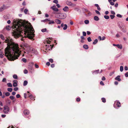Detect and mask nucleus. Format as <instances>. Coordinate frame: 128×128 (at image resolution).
<instances>
[{"label":"nucleus","instance_id":"6e6552de","mask_svg":"<svg viewBox=\"0 0 128 128\" xmlns=\"http://www.w3.org/2000/svg\"><path fill=\"white\" fill-rule=\"evenodd\" d=\"M51 8L55 11H58V10L56 8V6L55 5H54L52 6Z\"/></svg>","mask_w":128,"mask_h":128},{"label":"nucleus","instance_id":"603ef678","mask_svg":"<svg viewBox=\"0 0 128 128\" xmlns=\"http://www.w3.org/2000/svg\"><path fill=\"white\" fill-rule=\"evenodd\" d=\"M100 84L102 85V86L104 85V84L103 82L102 81H101L100 82Z\"/></svg>","mask_w":128,"mask_h":128},{"label":"nucleus","instance_id":"3c124183","mask_svg":"<svg viewBox=\"0 0 128 128\" xmlns=\"http://www.w3.org/2000/svg\"><path fill=\"white\" fill-rule=\"evenodd\" d=\"M111 13L113 15H114L115 14V13L112 10L111 11Z\"/></svg>","mask_w":128,"mask_h":128},{"label":"nucleus","instance_id":"864d4df0","mask_svg":"<svg viewBox=\"0 0 128 128\" xmlns=\"http://www.w3.org/2000/svg\"><path fill=\"white\" fill-rule=\"evenodd\" d=\"M14 110L15 112H16V111L17 109H16V107L14 106Z\"/></svg>","mask_w":128,"mask_h":128},{"label":"nucleus","instance_id":"412c9836","mask_svg":"<svg viewBox=\"0 0 128 128\" xmlns=\"http://www.w3.org/2000/svg\"><path fill=\"white\" fill-rule=\"evenodd\" d=\"M28 84V82L26 80H25L24 82L23 85L24 86H26Z\"/></svg>","mask_w":128,"mask_h":128},{"label":"nucleus","instance_id":"c9c22d12","mask_svg":"<svg viewBox=\"0 0 128 128\" xmlns=\"http://www.w3.org/2000/svg\"><path fill=\"white\" fill-rule=\"evenodd\" d=\"M53 2L56 4H57L58 2V1L57 0H54Z\"/></svg>","mask_w":128,"mask_h":128},{"label":"nucleus","instance_id":"2eb2a0df","mask_svg":"<svg viewBox=\"0 0 128 128\" xmlns=\"http://www.w3.org/2000/svg\"><path fill=\"white\" fill-rule=\"evenodd\" d=\"M83 48L85 49H88V45L86 44H84L83 46Z\"/></svg>","mask_w":128,"mask_h":128},{"label":"nucleus","instance_id":"ddd939ff","mask_svg":"<svg viewBox=\"0 0 128 128\" xmlns=\"http://www.w3.org/2000/svg\"><path fill=\"white\" fill-rule=\"evenodd\" d=\"M68 8L67 6H65L63 9L64 11H67L68 10Z\"/></svg>","mask_w":128,"mask_h":128},{"label":"nucleus","instance_id":"c85d7f7f","mask_svg":"<svg viewBox=\"0 0 128 128\" xmlns=\"http://www.w3.org/2000/svg\"><path fill=\"white\" fill-rule=\"evenodd\" d=\"M87 40L88 41V42H90L92 41V40H91L90 37H88L87 38Z\"/></svg>","mask_w":128,"mask_h":128},{"label":"nucleus","instance_id":"a18cd8bd","mask_svg":"<svg viewBox=\"0 0 128 128\" xmlns=\"http://www.w3.org/2000/svg\"><path fill=\"white\" fill-rule=\"evenodd\" d=\"M24 73L25 74H26L28 73V70H24Z\"/></svg>","mask_w":128,"mask_h":128},{"label":"nucleus","instance_id":"cd10ccee","mask_svg":"<svg viewBox=\"0 0 128 128\" xmlns=\"http://www.w3.org/2000/svg\"><path fill=\"white\" fill-rule=\"evenodd\" d=\"M84 23L86 24H88L89 23V20H86L84 21Z\"/></svg>","mask_w":128,"mask_h":128},{"label":"nucleus","instance_id":"4c0bfd02","mask_svg":"<svg viewBox=\"0 0 128 128\" xmlns=\"http://www.w3.org/2000/svg\"><path fill=\"white\" fill-rule=\"evenodd\" d=\"M28 12V10L27 9H25L24 10V12L26 14H27Z\"/></svg>","mask_w":128,"mask_h":128},{"label":"nucleus","instance_id":"f3484780","mask_svg":"<svg viewBox=\"0 0 128 128\" xmlns=\"http://www.w3.org/2000/svg\"><path fill=\"white\" fill-rule=\"evenodd\" d=\"M94 19L96 21H98L99 20V18L98 16H94Z\"/></svg>","mask_w":128,"mask_h":128},{"label":"nucleus","instance_id":"423d86ee","mask_svg":"<svg viewBox=\"0 0 128 128\" xmlns=\"http://www.w3.org/2000/svg\"><path fill=\"white\" fill-rule=\"evenodd\" d=\"M66 3L67 5L70 6H76V4H75L72 3L70 1H67L66 2Z\"/></svg>","mask_w":128,"mask_h":128},{"label":"nucleus","instance_id":"a19ab883","mask_svg":"<svg viewBox=\"0 0 128 128\" xmlns=\"http://www.w3.org/2000/svg\"><path fill=\"white\" fill-rule=\"evenodd\" d=\"M49 61L51 63H52L53 62V60L52 58H50L49 60Z\"/></svg>","mask_w":128,"mask_h":128},{"label":"nucleus","instance_id":"69168bd1","mask_svg":"<svg viewBox=\"0 0 128 128\" xmlns=\"http://www.w3.org/2000/svg\"><path fill=\"white\" fill-rule=\"evenodd\" d=\"M87 34L89 35L90 34V32L88 31L87 32Z\"/></svg>","mask_w":128,"mask_h":128},{"label":"nucleus","instance_id":"4468645a","mask_svg":"<svg viewBox=\"0 0 128 128\" xmlns=\"http://www.w3.org/2000/svg\"><path fill=\"white\" fill-rule=\"evenodd\" d=\"M99 70H95L92 72V74H97L99 73Z\"/></svg>","mask_w":128,"mask_h":128},{"label":"nucleus","instance_id":"37998d69","mask_svg":"<svg viewBox=\"0 0 128 128\" xmlns=\"http://www.w3.org/2000/svg\"><path fill=\"white\" fill-rule=\"evenodd\" d=\"M122 30L124 32H126V30L124 28H122Z\"/></svg>","mask_w":128,"mask_h":128},{"label":"nucleus","instance_id":"13d9d810","mask_svg":"<svg viewBox=\"0 0 128 128\" xmlns=\"http://www.w3.org/2000/svg\"><path fill=\"white\" fill-rule=\"evenodd\" d=\"M80 38H81V39H82V40H84L85 39V38H84V36H81L80 37Z\"/></svg>","mask_w":128,"mask_h":128},{"label":"nucleus","instance_id":"8fccbe9b","mask_svg":"<svg viewBox=\"0 0 128 128\" xmlns=\"http://www.w3.org/2000/svg\"><path fill=\"white\" fill-rule=\"evenodd\" d=\"M95 11H96V14H97L100 15V12L98 11L97 10H96Z\"/></svg>","mask_w":128,"mask_h":128},{"label":"nucleus","instance_id":"58836bf2","mask_svg":"<svg viewBox=\"0 0 128 128\" xmlns=\"http://www.w3.org/2000/svg\"><path fill=\"white\" fill-rule=\"evenodd\" d=\"M82 34L83 36H85L86 35V32H82Z\"/></svg>","mask_w":128,"mask_h":128},{"label":"nucleus","instance_id":"6e6d98bb","mask_svg":"<svg viewBox=\"0 0 128 128\" xmlns=\"http://www.w3.org/2000/svg\"><path fill=\"white\" fill-rule=\"evenodd\" d=\"M50 63L49 62H47L46 64L48 66H49L50 65Z\"/></svg>","mask_w":128,"mask_h":128},{"label":"nucleus","instance_id":"338daca9","mask_svg":"<svg viewBox=\"0 0 128 128\" xmlns=\"http://www.w3.org/2000/svg\"><path fill=\"white\" fill-rule=\"evenodd\" d=\"M16 94V93L15 92H12V94L13 95H15Z\"/></svg>","mask_w":128,"mask_h":128},{"label":"nucleus","instance_id":"5fc2aeb1","mask_svg":"<svg viewBox=\"0 0 128 128\" xmlns=\"http://www.w3.org/2000/svg\"><path fill=\"white\" fill-rule=\"evenodd\" d=\"M60 17L59 18L61 19H64L66 18V17L65 16H60Z\"/></svg>","mask_w":128,"mask_h":128},{"label":"nucleus","instance_id":"9d476101","mask_svg":"<svg viewBox=\"0 0 128 128\" xmlns=\"http://www.w3.org/2000/svg\"><path fill=\"white\" fill-rule=\"evenodd\" d=\"M18 81L17 80H14L13 84V86L14 87H16L18 86Z\"/></svg>","mask_w":128,"mask_h":128},{"label":"nucleus","instance_id":"bf43d9fd","mask_svg":"<svg viewBox=\"0 0 128 128\" xmlns=\"http://www.w3.org/2000/svg\"><path fill=\"white\" fill-rule=\"evenodd\" d=\"M124 69L126 70H127L128 69V67L127 66H125L124 67Z\"/></svg>","mask_w":128,"mask_h":128},{"label":"nucleus","instance_id":"39448f33","mask_svg":"<svg viewBox=\"0 0 128 128\" xmlns=\"http://www.w3.org/2000/svg\"><path fill=\"white\" fill-rule=\"evenodd\" d=\"M47 21L48 22V23L49 24H54L55 23L54 22V20H50L48 19H46L44 20H42L41 21V22H44Z\"/></svg>","mask_w":128,"mask_h":128},{"label":"nucleus","instance_id":"4be33fe9","mask_svg":"<svg viewBox=\"0 0 128 128\" xmlns=\"http://www.w3.org/2000/svg\"><path fill=\"white\" fill-rule=\"evenodd\" d=\"M68 26L66 24H64V27L63 28V29L64 30H66Z\"/></svg>","mask_w":128,"mask_h":128},{"label":"nucleus","instance_id":"49530a36","mask_svg":"<svg viewBox=\"0 0 128 128\" xmlns=\"http://www.w3.org/2000/svg\"><path fill=\"white\" fill-rule=\"evenodd\" d=\"M35 66L36 68H39L38 65L36 64H35Z\"/></svg>","mask_w":128,"mask_h":128},{"label":"nucleus","instance_id":"7c9ffc66","mask_svg":"<svg viewBox=\"0 0 128 128\" xmlns=\"http://www.w3.org/2000/svg\"><path fill=\"white\" fill-rule=\"evenodd\" d=\"M4 54H2V53H0V57L1 58H2L4 57Z\"/></svg>","mask_w":128,"mask_h":128},{"label":"nucleus","instance_id":"4d7b16f0","mask_svg":"<svg viewBox=\"0 0 128 128\" xmlns=\"http://www.w3.org/2000/svg\"><path fill=\"white\" fill-rule=\"evenodd\" d=\"M80 100V99L79 98H76V100L77 102H79Z\"/></svg>","mask_w":128,"mask_h":128},{"label":"nucleus","instance_id":"6ab92c4d","mask_svg":"<svg viewBox=\"0 0 128 128\" xmlns=\"http://www.w3.org/2000/svg\"><path fill=\"white\" fill-rule=\"evenodd\" d=\"M6 30H9L10 29L11 27L10 26H6Z\"/></svg>","mask_w":128,"mask_h":128},{"label":"nucleus","instance_id":"680f3d73","mask_svg":"<svg viewBox=\"0 0 128 128\" xmlns=\"http://www.w3.org/2000/svg\"><path fill=\"white\" fill-rule=\"evenodd\" d=\"M106 80V78L104 76L102 77V80Z\"/></svg>","mask_w":128,"mask_h":128},{"label":"nucleus","instance_id":"aec40b11","mask_svg":"<svg viewBox=\"0 0 128 128\" xmlns=\"http://www.w3.org/2000/svg\"><path fill=\"white\" fill-rule=\"evenodd\" d=\"M98 42V40L97 39H96L94 40V41L93 42V44H96Z\"/></svg>","mask_w":128,"mask_h":128},{"label":"nucleus","instance_id":"393cba45","mask_svg":"<svg viewBox=\"0 0 128 128\" xmlns=\"http://www.w3.org/2000/svg\"><path fill=\"white\" fill-rule=\"evenodd\" d=\"M13 77L14 79H16L17 78L18 76L16 74H14L13 76Z\"/></svg>","mask_w":128,"mask_h":128},{"label":"nucleus","instance_id":"f257e3e1","mask_svg":"<svg viewBox=\"0 0 128 128\" xmlns=\"http://www.w3.org/2000/svg\"><path fill=\"white\" fill-rule=\"evenodd\" d=\"M13 28H15L12 32V35L16 38L20 36L22 38V40H24V38H28L32 39L34 37V30L30 23L25 21L19 19H15L14 20Z\"/></svg>","mask_w":128,"mask_h":128},{"label":"nucleus","instance_id":"de8ad7c7","mask_svg":"<svg viewBox=\"0 0 128 128\" xmlns=\"http://www.w3.org/2000/svg\"><path fill=\"white\" fill-rule=\"evenodd\" d=\"M6 79L5 78H3L2 80V82H6Z\"/></svg>","mask_w":128,"mask_h":128},{"label":"nucleus","instance_id":"09e8293b","mask_svg":"<svg viewBox=\"0 0 128 128\" xmlns=\"http://www.w3.org/2000/svg\"><path fill=\"white\" fill-rule=\"evenodd\" d=\"M18 89V88L17 87H15L14 88V90L15 91H17Z\"/></svg>","mask_w":128,"mask_h":128},{"label":"nucleus","instance_id":"79ce46f5","mask_svg":"<svg viewBox=\"0 0 128 128\" xmlns=\"http://www.w3.org/2000/svg\"><path fill=\"white\" fill-rule=\"evenodd\" d=\"M125 76L126 77H128V72H126L124 74Z\"/></svg>","mask_w":128,"mask_h":128},{"label":"nucleus","instance_id":"7ed1b4c3","mask_svg":"<svg viewBox=\"0 0 128 128\" xmlns=\"http://www.w3.org/2000/svg\"><path fill=\"white\" fill-rule=\"evenodd\" d=\"M52 41V38H47L45 41H44V44H47L46 45V50H52V46L51 45H49V44Z\"/></svg>","mask_w":128,"mask_h":128},{"label":"nucleus","instance_id":"1a4fd4ad","mask_svg":"<svg viewBox=\"0 0 128 128\" xmlns=\"http://www.w3.org/2000/svg\"><path fill=\"white\" fill-rule=\"evenodd\" d=\"M24 113L25 115H28L30 113L29 111L28 110H25L24 111Z\"/></svg>","mask_w":128,"mask_h":128},{"label":"nucleus","instance_id":"774afa93","mask_svg":"<svg viewBox=\"0 0 128 128\" xmlns=\"http://www.w3.org/2000/svg\"><path fill=\"white\" fill-rule=\"evenodd\" d=\"M8 128H14L13 126H9Z\"/></svg>","mask_w":128,"mask_h":128},{"label":"nucleus","instance_id":"a211bd4d","mask_svg":"<svg viewBox=\"0 0 128 128\" xmlns=\"http://www.w3.org/2000/svg\"><path fill=\"white\" fill-rule=\"evenodd\" d=\"M117 47L119 48L122 49V45H120L119 44H118L117 45Z\"/></svg>","mask_w":128,"mask_h":128},{"label":"nucleus","instance_id":"c756f323","mask_svg":"<svg viewBox=\"0 0 128 128\" xmlns=\"http://www.w3.org/2000/svg\"><path fill=\"white\" fill-rule=\"evenodd\" d=\"M46 28L43 29L41 30V31L42 32H44L46 31Z\"/></svg>","mask_w":128,"mask_h":128},{"label":"nucleus","instance_id":"0e129e2a","mask_svg":"<svg viewBox=\"0 0 128 128\" xmlns=\"http://www.w3.org/2000/svg\"><path fill=\"white\" fill-rule=\"evenodd\" d=\"M51 66L52 68H53L54 66V64H51Z\"/></svg>","mask_w":128,"mask_h":128},{"label":"nucleus","instance_id":"f8f14e48","mask_svg":"<svg viewBox=\"0 0 128 128\" xmlns=\"http://www.w3.org/2000/svg\"><path fill=\"white\" fill-rule=\"evenodd\" d=\"M120 76H118L115 78V79L116 80H118V81H120L121 80V79L120 78Z\"/></svg>","mask_w":128,"mask_h":128},{"label":"nucleus","instance_id":"bb28decb","mask_svg":"<svg viewBox=\"0 0 128 128\" xmlns=\"http://www.w3.org/2000/svg\"><path fill=\"white\" fill-rule=\"evenodd\" d=\"M120 71L121 72L123 71V67L122 66H121L120 67Z\"/></svg>","mask_w":128,"mask_h":128},{"label":"nucleus","instance_id":"052dcab7","mask_svg":"<svg viewBox=\"0 0 128 128\" xmlns=\"http://www.w3.org/2000/svg\"><path fill=\"white\" fill-rule=\"evenodd\" d=\"M110 3L111 5L112 6L114 5V2H111Z\"/></svg>","mask_w":128,"mask_h":128},{"label":"nucleus","instance_id":"20e7f679","mask_svg":"<svg viewBox=\"0 0 128 128\" xmlns=\"http://www.w3.org/2000/svg\"><path fill=\"white\" fill-rule=\"evenodd\" d=\"M4 109L3 110V112L5 114H7L9 112L10 109L8 106H5L4 107Z\"/></svg>","mask_w":128,"mask_h":128},{"label":"nucleus","instance_id":"e433bc0d","mask_svg":"<svg viewBox=\"0 0 128 128\" xmlns=\"http://www.w3.org/2000/svg\"><path fill=\"white\" fill-rule=\"evenodd\" d=\"M4 10L3 7H1L0 8V12H2Z\"/></svg>","mask_w":128,"mask_h":128},{"label":"nucleus","instance_id":"a878e982","mask_svg":"<svg viewBox=\"0 0 128 128\" xmlns=\"http://www.w3.org/2000/svg\"><path fill=\"white\" fill-rule=\"evenodd\" d=\"M12 89L11 88H8L7 89V90L10 92H12Z\"/></svg>","mask_w":128,"mask_h":128},{"label":"nucleus","instance_id":"5701e85b","mask_svg":"<svg viewBox=\"0 0 128 128\" xmlns=\"http://www.w3.org/2000/svg\"><path fill=\"white\" fill-rule=\"evenodd\" d=\"M120 103L119 102H117L116 104V105L118 107H120Z\"/></svg>","mask_w":128,"mask_h":128},{"label":"nucleus","instance_id":"9b49d317","mask_svg":"<svg viewBox=\"0 0 128 128\" xmlns=\"http://www.w3.org/2000/svg\"><path fill=\"white\" fill-rule=\"evenodd\" d=\"M55 21L56 23L58 24H60L61 23L60 20L58 19L55 20Z\"/></svg>","mask_w":128,"mask_h":128},{"label":"nucleus","instance_id":"72a5a7b5","mask_svg":"<svg viewBox=\"0 0 128 128\" xmlns=\"http://www.w3.org/2000/svg\"><path fill=\"white\" fill-rule=\"evenodd\" d=\"M22 60L24 62H26V60L25 58H23L22 59Z\"/></svg>","mask_w":128,"mask_h":128},{"label":"nucleus","instance_id":"c03bdc74","mask_svg":"<svg viewBox=\"0 0 128 128\" xmlns=\"http://www.w3.org/2000/svg\"><path fill=\"white\" fill-rule=\"evenodd\" d=\"M20 95L19 94H17L16 96V98H18L20 97Z\"/></svg>","mask_w":128,"mask_h":128},{"label":"nucleus","instance_id":"473e14b6","mask_svg":"<svg viewBox=\"0 0 128 128\" xmlns=\"http://www.w3.org/2000/svg\"><path fill=\"white\" fill-rule=\"evenodd\" d=\"M5 94L6 96H8L10 95V93L9 92H7L5 93Z\"/></svg>","mask_w":128,"mask_h":128},{"label":"nucleus","instance_id":"e2e57ef3","mask_svg":"<svg viewBox=\"0 0 128 128\" xmlns=\"http://www.w3.org/2000/svg\"><path fill=\"white\" fill-rule=\"evenodd\" d=\"M22 5H23V6H25V5H26V2H25V1H24L22 3Z\"/></svg>","mask_w":128,"mask_h":128},{"label":"nucleus","instance_id":"f03ea898","mask_svg":"<svg viewBox=\"0 0 128 128\" xmlns=\"http://www.w3.org/2000/svg\"><path fill=\"white\" fill-rule=\"evenodd\" d=\"M5 42L7 43L8 46L5 50V55L10 60L14 61L18 59L21 52L18 44L10 38H7Z\"/></svg>","mask_w":128,"mask_h":128},{"label":"nucleus","instance_id":"f704fd0d","mask_svg":"<svg viewBox=\"0 0 128 128\" xmlns=\"http://www.w3.org/2000/svg\"><path fill=\"white\" fill-rule=\"evenodd\" d=\"M30 98L32 100L33 98V97L32 94H30L29 96Z\"/></svg>","mask_w":128,"mask_h":128},{"label":"nucleus","instance_id":"dca6fc26","mask_svg":"<svg viewBox=\"0 0 128 128\" xmlns=\"http://www.w3.org/2000/svg\"><path fill=\"white\" fill-rule=\"evenodd\" d=\"M0 38L2 40H4L5 39L4 36H3V35L2 34H1L0 35Z\"/></svg>","mask_w":128,"mask_h":128},{"label":"nucleus","instance_id":"2f4dec72","mask_svg":"<svg viewBox=\"0 0 128 128\" xmlns=\"http://www.w3.org/2000/svg\"><path fill=\"white\" fill-rule=\"evenodd\" d=\"M102 102H106V100L105 98H102Z\"/></svg>","mask_w":128,"mask_h":128},{"label":"nucleus","instance_id":"ea45409f","mask_svg":"<svg viewBox=\"0 0 128 128\" xmlns=\"http://www.w3.org/2000/svg\"><path fill=\"white\" fill-rule=\"evenodd\" d=\"M10 98L11 100H13L14 99V97L12 96H11L10 97Z\"/></svg>","mask_w":128,"mask_h":128},{"label":"nucleus","instance_id":"b1692460","mask_svg":"<svg viewBox=\"0 0 128 128\" xmlns=\"http://www.w3.org/2000/svg\"><path fill=\"white\" fill-rule=\"evenodd\" d=\"M7 85L8 87H12V84L10 82L7 83Z\"/></svg>","mask_w":128,"mask_h":128},{"label":"nucleus","instance_id":"0eeeda50","mask_svg":"<svg viewBox=\"0 0 128 128\" xmlns=\"http://www.w3.org/2000/svg\"><path fill=\"white\" fill-rule=\"evenodd\" d=\"M118 26L120 28H122L124 27V24L121 22H119L118 23Z\"/></svg>","mask_w":128,"mask_h":128}]
</instances>
